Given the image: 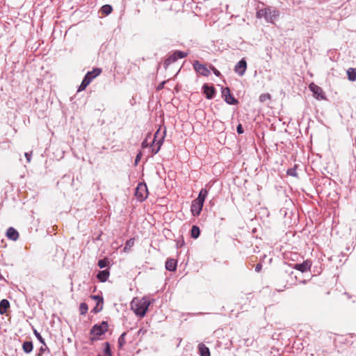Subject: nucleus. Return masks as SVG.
Instances as JSON below:
<instances>
[{"instance_id": "obj_1", "label": "nucleus", "mask_w": 356, "mask_h": 356, "mask_svg": "<svg viewBox=\"0 0 356 356\" xmlns=\"http://www.w3.org/2000/svg\"><path fill=\"white\" fill-rule=\"evenodd\" d=\"M150 301L147 297L142 298H134L131 302V307L136 315L143 317L150 305Z\"/></svg>"}, {"instance_id": "obj_2", "label": "nucleus", "mask_w": 356, "mask_h": 356, "mask_svg": "<svg viewBox=\"0 0 356 356\" xmlns=\"http://www.w3.org/2000/svg\"><path fill=\"white\" fill-rule=\"evenodd\" d=\"M108 327V325L106 321L102 322L99 325H95L90 330V334L93 335V337H92L91 339L92 341L96 340L98 337L102 335L107 331Z\"/></svg>"}, {"instance_id": "obj_3", "label": "nucleus", "mask_w": 356, "mask_h": 356, "mask_svg": "<svg viewBox=\"0 0 356 356\" xmlns=\"http://www.w3.org/2000/svg\"><path fill=\"white\" fill-rule=\"evenodd\" d=\"M309 88L313 92L314 97L316 99H317L318 100H322V99H325L323 89L321 87H319L318 86L316 85L314 83H311L309 85Z\"/></svg>"}, {"instance_id": "obj_4", "label": "nucleus", "mask_w": 356, "mask_h": 356, "mask_svg": "<svg viewBox=\"0 0 356 356\" xmlns=\"http://www.w3.org/2000/svg\"><path fill=\"white\" fill-rule=\"evenodd\" d=\"M135 195L140 201L145 200L148 195L146 185L143 184H138L136 189Z\"/></svg>"}, {"instance_id": "obj_5", "label": "nucleus", "mask_w": 356, "mask_h": 356, "mask_svg": "<svg viewBox=\"0 0 356 356\" xmlns=\"http://www.w3.org/2000/svg\"><path fill=\"white\" fill-rule=\"evenodd\" d=\"M193 67L195 70L200 74L208 76L210 74V70L204 65L196 60L193 63Z\"/></svg>"}, {"instance_id": "obj_6", "label": "nucleus", "mask_w": 356, "mask_h": 356, "mask_svg": "<svg viewBox=\"0 0 356 356\" xmlns=\"http://www.w3.org/2000/svg\"><path fill=\"white\" fill-rule=\"evenodd\" d=\"M222 95L224 97L225 101L228 104L234 105L238 102V101L231 95L229 88H225L222 89Z\"/></svg>"}, {"instance_id": "obj_7", "label": "nucleus", "mask_w": 356, "mask_h": 356, "mask_svg": "<svg viewBox=\"0 0 356 356\" xmlns=\"http://www.w3.org/2000/svg\"><path fill=\"white\" fill-rule=\"evenodd\" d=\"M247 69V63L245 58H242L240 61H238L235 67L234 72L238 74L239 76H243Z\"/></svg>"}, {"instance_id": "obj_8", "label": "nucleus", "mask_w": 356, "mask_h": 356, "mask_svg": "<svg viewBox=\"0 0 356 356\" xmlns=\"http://www.w3.org/2000/svg\"><path fill=\"white\" fill-rule=\"evenodd\" d=\"M266 15L265 19L268 22H273L279 15L278 11L270 7L266 8Z\"/></svg>"}, {"instance_id": "obj_9", "label": "nucleus", "mask_w": 356, "mask_h": 356, "mask_svg": "<svg viewBox=\"0 0 356 356\" xmlns=\"http://www.w3.org/2000/svg\"><path fill=\"white\" fill-rule=\"evenodd\" d=\"M203 204H204L198 202L196 200H193L192 202L191 207V211L193 216H197L200 214L201 211L203 207Z\"/></svg>"}, {"instance_id": "obj_10", "label": "nucleus", "mask_w": 356, "mask_h": 356, "mask_svg": "<svg viewBox=\"0 0 356 356\" xmlns=\"http://www.w3.org/2000/svg\"><path fill=\"white\" fill-rule=\"evenodd\" d=\"M312 266V262L309 260L303 261L302 264H296L293 268L301 271L302 273L307 272L309 270Z\"/></svg>"}, {"instance_id": "obj_11", "label": "nucleus", "mask_w": 356, "mask_h": 356, "mask_svg": "<svg viewBox=\"0 0 356 356\" xmlns=\"http://www.w3.org/2000/svg\"><path fill=\"white\" fill-rule=\"evenodd\" d=\"M202 88L204 90V93L207 99H211L214 97L216 91L215 88L213 86L204 84Z\"/></svg>"}, {"instance_id": "obj_12", "label": "nucleus", "mask_w": 356, "mask_h": 356, "mask_svg": "<svg viewBox=\"0 0 356 356\" xmlns=\"http://www.w3.org/2000/svg\"><path fill=\"white\" fill-rule=\"evenodd\" d=\"M165 268L169 271H175L177 269V261L173 259H168L165 262Z\"/></svg>"}, {"instance_id": "obj_13", "label": "nucleus", "mask_w": 356, "mask_h": 356, "mask_svg": "<svg viewBox=\"0 0 356 356\" xmlns=\"http://www.w3.org/2000/svg\"><path fill=\"white\" fill-rule=\"evenodd\" d=\"M6 235L8 238L13 241H16L19 237V233L13 227H9L7 230Z\"/></svg>"}, {"instance_id": "obj_14", "label": "nucleus", "mask_w": 356, "mask_h": 356, "mask_svg": "<svg viewBox=\"0 0 356 356\" xmlns=\"http://www.w3.org/2000/svg\"><path fill=\"white\" fill-rule=\"evenodd\" d=\"M109 277V272L107 270H101L97 275V279L102 282H106Z\"/></svg>"}, {"instance_id": "obj_15", "label": "nucleus", "mask_w": 356, "mask_h": 356, "mask_svg": "<svg viewBox=\"0 0 356 356\" xmlns=\"http://www.w3.org/2000/svg\"><path fill=\"white\" fill-rule=\"evenodd\" d=\"M10 307V302L6 299H3L0 302V314H4Z\"/></svg>"}, {"instance_id": "obj_16", "label": "nucleus", "mask_w": 356, "mask_h": 356, "mask_svg": "<svg viewBox=\"0 0 356 356\" xmlns=\"http://www.w3.org/2000/svg\"><path fill=\"white\" fill-rule=\"evenodd\" d=\"M207 195H208V191L205 188H202L200 191V192L198 195V197L195 200H196L198 202H200L202 204H204V200H205L206 197L207 196Z\"/></svg>"}, {"instance_id": "obj_17", "label": "nucleus", "mask_w": 356, "mask_h": 356, "mask_svg": "<svg viewBox=\"0 0 356 356\" xmlns=\"http://www.w3.org/2000/svg\"><path fill=\"white\" fill-rule=\"evenodd\" d=\"M198 348L201 356H210L209 349L205 345L201 343Z\"/></svg>"}, {"instance_id": "obj_18", "label": "nucleus", "mask_w": 356, "mask_h": 356, "mask_svg": "<svg viewBox=\"0 0 356 356\" xmlns=\"http://www.w3.org/2000/svg\"><path fill=\"white\" fill-rule=\"evenodd\" d=\"M33 343L31 341H25L23 343L22 349L26 353H30L33 350Z\"/></svg>"}, {"instance_id": "obj_19", "label": "nucleus", "mask_w": 356, "mask_h": 356, "mask_svg": "<svg viewBox=\"0 0 356 356\" xmlns=\"http://www.w3.org/2000/svg\"><path fill=\"white\" fill-rule=\"evenodd\" d=\"M348 78L351 81H356V70L354 68H349L347 70Z\"/></svg>"}, {"instance_id": "obj_20", "label": "nucleus", "mask_w": 356, "mask_h": 356, "mask_svg": "<svg viewBox=\"0 0 356 356\" xmlns=\"http://www.w3.org/2000/svg\"><path fill=\"white\" fill-rule=\"evenodd\" d=\"M176 60L177 58L174 54L170 55L164 62L165 68H167L171 63H175Z\"/></svg>"}, {"instance_id": "obj_21", "label": "nucleus", "mask_w": 356, "mask_h": 356, "mask_svg": "<svg viewBox=\"0 0 356 356\" xmlns=\"http://www.w3.org/2000/svg\"><path fill=\"white\" fill-rule=\"evenodd\" d=\"M200 234L199 227L196 225H193L191 229V236L194 238H198Z\"/></svg>"}, {"instance_id": "obj_22", "label": "nucleus", "mask_w": 356, "mask_h": 356, "mask_svg": "<svg viewBox=\"0 0 356 356\" xmlns=\"http://www.w3.org/2000/svg\"><path fill=\"white\" fill-rule=\"evenodd\" d=\"M102 72V69L100 68H95L92 71L88 72V73H90V77L92 80L97 76H99Z\"/></svg>"}, {"instance_id": "obj_23", "label": "nucleus", "mask_w": 356, "mask_h": 356, "mask_svg": "<svg viewBox=\"0 0 356 356\" xmlns=\"http://www.w3.org/2000/svg\"><path fill=\"white\" fill-rule=\"evenodd\" d=\"M104 356H112L110 344L108 342L104 343Z\"/></svg>"}, {"instance_id": "obj_24", "label": "nucleus", "mask_w": 356, "mask_h": 356, "mask_svg": "<svg viewBox=\"0 0 356 356\" xmlns=\"http://www.w3.org/2000/svg\"><path fill=\"white\" fill-rule=\"evenodd\" d=\"M113 10L111 6L110 5H104L102 7V12L105 15H109Z\"/></svg>"}, {"instance_id": "obj_25", "label": "nucleus", "mask_w": 356, "mask_h": 356, "mask_svg": "<svg viewBox=\"0 0 356 356\" xmlns=\"http://www.w3.org/2000/svg\"><path fill=\"white\" fill-rule=\"evenodd\" d=\"M134 238H130L128 241H127V242L125 243V246L124 248V251L127 252L128 250H129L130 248L134 245Z\"/></svg>"}, {"instance_id": "obj_26", "label": "nucleus", "mask_w": 356, "mask_h": 356, "mask_svg": "<svg viewBox=\"0 0 356 356\" xmlns=\"http://www.w3.org/2000/svg\"><path fill=\"white\" fill-rule=\"evenodd\" d=\"M88 305L86 303L82 302L80 304L79 311H80L81 314H82V315L86 314L88 312Z\"/></svg>"}, {"instance_id": "obj_27", "label": "nucleus", "mask_w": 356, "mask_h": 356, "mask_svg": "<svg viewBox=\"0 0 356 356\" xmlns=\"http://www.w3.org/2000/svg\"><path fill=\"white\" fill-rule=\"evenodd\" d=\"M174 55L176 56L177 60L178 58H183L188 56V53L181 51H175Z\"/></svg>"}, {"instance_id": "obj_28", "label": "nucleus", "mask_w": 356, "mask_h": 356, "mask_svg": "<svg viewBox=\"0 0 356 356\" xmlns=\"http://www.w3.org/2000/svg\"><path fill=\"white\" fill-rule=\"evenodd\" d=\"M33 333H34L35 337L38 339V341L41 343H42L44 346H46V343L44 342V339L42 337L41 334L35 329H33Z\"/></svg>"}, {"instance_id": "obj_29", "label": "nucleus", "mask_w": 356, "mask_h": 356, "mask_svg": "<svg viewBox=\"0 0 356 356\" xmlns=\"http://www.w3.org/2000/svg\"><path fill=\"white\" fill-rule=\"evenodd\" d=\"M266 8L259 10L257 12V17L258 18H262V17H264V18L265 19V18H266Z\"/></svg>"}, {"instance_id": "obj_30", "label": "nucleus", "mask_w": 356, "mask_h": 356, "mask_svg": "<svg viewBox=\"0 0 356 356\" xmlns=\"http://www.w3.org/2000/svg\"><path fill=\"white\" fill-rule=\"evenodd\" d=\"M270 99V95L268 94V93H264V94H261L259 97V101L261 102H266V100H268Z\"/></svg>"}, {"instance_id": "obj_31", "label": "nucleus", "mask_w": 356, "mask_h": 356, "mask_svg": "<svg viewBox=\"0 0 356 356\" xmlns=\"http://www.w3.org/2000/svg\"><path fill=\"white\" fill-rule=\"evenodd\" d=\"M108 264V261L106 259H100L98 261V266L100 268H105Z\"/></svg>"}, {"instance_id": "obj_32", "label": "nucleus", "mask_w": 356, "mask_h": 356, "mask_svg": "<svg viewBox=\"0 0 356 356\" xmlns=\"http://www.w3.org/2000/svg\"><path fill=\"white\" fill-rule=\"evenodd\" d=\"M125 335H126V333L124 332L120 335V337L118 339V345L120 347H122L125 343V340H124Z\"/></svg>"}, {"instance_id": "obj_33", "label": "nucleus", "mask_w": 356, "mask_h": 356, "mask_svg": "<svg viewBox=\"0 0 356 356\" xmlns=\"http://www.w3.org/2000/svg\"><path fill=\"white\" fill-rule=\"evenodd\" d=\"M103 305L101 302H97V305L92 309V312L94 313H98L102 311L103 308Z\"/></svg>"}, {"instance_id": "obj_34", "label": "nucleus", "mask_w": 356, "mask_h": 356, "mask_svg": "<svg viewBox=\"0 0 356 356\" xmlns=\"http://www.w3.org/2000/svg\"><path fill=\"white\" fill-rule=\"evenodd\" d=\"M90 73H87L86 76H84L83 81H84L88 86L90 83L92 81L91 78L90 77Z\"/></svg>"}, {"instance_id": "obj_35", "label": "nucleus", "mask_w": 356, "mask_h": 356, "mask_svg": "<svg viewBox=\"0 0 356 356\" xmlns=\"http://www.w3.org/2000/svg\"><path fill=\"white\" fill-rule=\"evenodd\" d=\"M91 298L97 300V302H101V304L103 305L104 300H103L102 297H100L99 296L94 295V296H91Z\"/></svg>"}, {"instance_id": "obj_36", "label": "nucleus", "mask_w": 356, "mask_h": 356, "mask_svg": "<svg viewBox=\"0 0 356 356\" xmlns=\"http://www.w3.org/2000/svg\"><path fill=\"white\" fill-rule=\"evenodd\" d=\"M162 143L163 142L161 140H159L157 141V143H156V145H158L157 148L156 149L152 148V152L154 154H156L159 151L161 146L162 145Z\"/></svg>"}, {"instance_id": "obj_37", "label": "nucleus", "mask_w": 356, "mask_h": 356, "mask_svg": "<svg viewBox=\"0 0 356 356\" xmlns=\"http://www.w3.org/2000/svg\"><path fill=\"white\" fill-rule=\"evenodd\" d=\"M287 175H291V176H293V177H296L297 176V173H296V170L295 168H290L287 170Z\"/></svg>"}, {"instance_id": "obj_38", "label": "nucleus", "mask_w": 356, "mask_h": 356, "mask_svg": "<svg viewBox=\"0 0 356 356\" xmlns=\"http://www.w3.org/2000/svg\"><path fill=\"white\" fill-rule=\"evenodd\" d=\"M236 131H237L238 134H241L244 132L242 124H238L237 125Z\"/></svg>"}, {"instance_id": "obj_39", "label": "nucleus", "mask_w": 356, "mask_h": 356, "mask_svg": "<svg viewBox=\"0 0 356 356\" xmlns=\"http://www.w3.org/2000/svg\"><path fill=\"white\" fill-rule=\"evenodd\" d=\"M87 86H88V85L84 81H82V82L79 88L78 91H81V90H85Z\"/></svg>"}, {"instance_id": "obj_40", "label": "nucleus", "mask_w": 356, "mask_h": 356, "mask_svg": "<svg viewBox=\"0 0 356 356\" xmlns=\"http://www.w3.org/2000/svg\"><path fill=\"white\" fill-rule=\"evenodd\" d=\"M87 86H88V85L84 81H82V82L79 88L78 91H81V90H85Z\"/></svg>"}, {"instance_id": "obj_41", "label": "nucleus", "mask_w": 356, "mask_h": 356, "mask_svg": "<svg viewBox=\"0 0 356 356\" xmlns=\"http://www.w3.org/2000/svg\"><path fill=\"white\" fill-rule=\"evenodd\" d=\"M211 69L213 70V72L216 76H220V72L216 67H214L213 66H211Z\"/></svg>"}, {"instance_id": "obj_42", "label": "nucleus", "mask_w": 356, "mask_h": 356, "mask_svg": "<svg viewBox=\"0 0 356 356\" xmlns=\"http://www.w3.org/2000/svg\"><path fill=\"white\" fill-rule=\"evenodd\" d=\"M24 155H25V157H26L27 161L29 163L31 159L32 152H31L30 153L26 152Z\"/></svg>"}, {"instance_id": "obj_43", "label": "nucleus", "mask_w": 356, "mask_h": 356, "mask_svg": "<svg viewBox=\"0 0 356 356\" xmlns=\"http://www.w3.org/2000/svg\"><path fill=\"white\" fill-rule=\"evenodd\" d=\"M141 157V153L140 152L136 155V159H135V164L137 165L138 162L140 160Z\"/></svg>"}, {"instance_id": "obj_44", "label": "nucleus", "mask_w": 356, "mask_h": 356, "mask_svg": "<svg viewBox=\"0 0 356 356\" xmlns=\"http://www.w3.org/2000/svg\"><path fill=\"white\" fill-rule=\"evenodd\" d=\"M262 268V265L261 264H257L255 266V271L259 272Z\"/></svg>"}, {"instance_id": "obj_45", "label": "nucleus", "mask_w": 356, "mask_h": 356, "mask_svg": "<svg viewBox=\"0 0 356 356\" xmlns=\"http://www.w3.org/2000/svg\"><path fill=\"white\" fill-rule=\"evenodd\" d=\"M47 348V346H44L43 345V346H42L40 348V355H42V353L44 352V350H45V348Z\"/></svg>"}, {"instance_id": "obj_46", "label": "nucleus", "mask_w": 356, "mask_h": 356, "mask_svg": "<svg viewBox=\"0 0 356 356\" xmlns=\"http://www.w3.org/2000/svg\"><path fill=\"white\" fill-rule=\"evenodd\" d=\"M147 141H146V140H144V141L142 143V147H147Z\"/></svg>"}]
</instances>
